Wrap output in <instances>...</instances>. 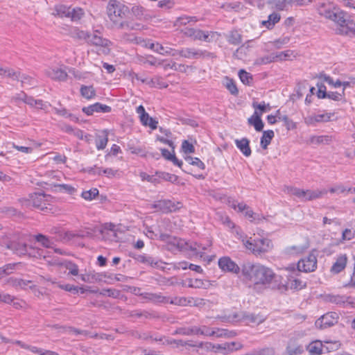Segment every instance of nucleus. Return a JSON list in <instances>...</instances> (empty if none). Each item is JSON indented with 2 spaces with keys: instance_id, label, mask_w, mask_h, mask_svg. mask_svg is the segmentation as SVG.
<instances>
[{
  "instance_id": "nucleus-1",
  "label": "nucleus",
  "mask_w": 355,
  "mask_h": 355,
  "mask_svg": "<svg viewBox=\"0 0 355 355\" xmlns=\"http://www.w3.org/2000/svg\"><path fill=\"white\" fill-rule=\"evenodd\" d=\"M241 275L245 280L250 281L254 285H261L268 288L275 277L273 270L260 263L245 262L241 266Z\"/></svg>"
},
{
  "instance_id": "nucleus-2",
  "label": "nucleus",
  "mask_w": 355,
  "mask_h": 355,
  "mask_svg": "<svg viewBox=\"0 0 355 355\" xmlns=\"http://www.w3.org/2000/svg\"><path fill=\"white\" fill-rule=\"evenodd\" d=\"M106 11L108 18L118 28H123L125 26L130 28L126 22L122 21L128 12V8L125 5L117 0H110Z\"/></svg>"
},
{
  "instance_id": "nucleus-3",
  "label": "nucleus",
  "mask_w": 355,
  "mask_h": 355,
  "mask_svg": "<svg viewBox=\"0 0 355 355\" xmlns=\"http://www.w3.org/2000/svg\"><path fill=\"white\" fill-rule=\"evenodd\" d=\"M6 248L12 250L13 253L18 256L33 257L35 258L46 259L49 257V252H45L42 249H37L33 247H28L26 243H20L17 241H10L6 243Z\"/></svg>"
},
{
  "instance_id": "nucleus-4",
  "label": "nucleus",
  "mask_w": 355,
  "mask_h": 355,
  "mask_svg": "<svg viewBox=\"0 0 355 355\" xmlns=\"http://www.w3.org/2000/svg\"><path fill=\"white\" fill-rule=\"evenodd\" d=\"M245 247L255 255H261L269 252L273 247L268 239H252L242 240Z\"/></svg>"
},
{
  "instance_id": "nucleus-5",
  "label": "nucleus",
  "mask_w": 355,
  "mask_h": 355,
  "mask_svg": "<svg viewBox=\"0 0 355 355\" xmlns=\"http://www.w3.org/2000/svg\"><path fill=\"white\" fill-rule=\"evenodd\" d=\"M86 42L89 45L103 48V52L105 54H107L110 52L109 47L111 44V42L107 39L103 37L101 33L98 31H96L92 34L88 33V37Z\"/></svg>"
},
{
  "instance_id": "nucleus-6",
  "label": "nucleus",
  "mask_w": 355,
  "mask_h": 355,
  "mask_svg": "<svg viewBox=\"0 0 355 355\" xmlns=\"http://www.w3.org/2000/svg\"><path fill=\"white\" fill-rule=\"evenodd\" d=\"M51 197L43 193H35L29 196L28 203L33 207L44 210L48 209V206L51 205Z\"/></svg>"
},
{
  "instance_id": "nucleus-7",
  "label": "nucleus",
  "mask_w": 355,
  "mask_h": 355,
  "mask_svg": "<svg viewBox=\"0 0 355 355\" xmlns=\"http://www.w3.org/2000/svg\"><path fill=\"white\" fill-rule=\"evenodd\" d=\"M341 20L343 22H338L336 28V33L341 35H352L355 37V21L349 17L348 14H347V17H343Z\"/></svg>"
},
{
  "instance_id": "nucleus-8",
  "label": "nucleus",
  "mask_w": 355,
  "mask_h": 355,
  "mask_svg": "<svg viewBox=\"0 0 355 355\" xmlns=\"http://www.w3.org/2000/svg\"><path fill=\"white\" fill-rule=\"evenodd\" d=\"M317 268V258L310 254L297 263V270L305 272H313Z\"/></svg>"
},
{
  "instance_id": "nucleus-9",
  "label": "nucleus",
  "mask_w": 355,
  "mask_h": 355,
  "mask_svg": "<svg viewBox=\"0 0 355 355\" xmlns=\"http://www.w3.org/2000/svg\"><path fill=\"white\" fill-rule=\"evenodd\" d=\"M218 266L223 271L232 272L235 275H238L241 272V268L229 257H223L219 259Z\"/></svg>"
},
{
  "instance_id": "nucleus-10",
  "label": "nucleus",
  "mask_w": 355,
  "mask_h": 355,
  "mask_svg": "<svg viewBox=\"0 0 355 355\" xmlns=\"http://www.w3.org/2000/svg\"><path fill=\"white\" fill-rule=\"evenodd\" d=\"M338 322V315L335 312L327 313L315 321V326L318 329H324L333 326Z\"/></svg>"
},
{
  "instance_id": "nucleus-11",
  "label": "nucleus",
  "mask_w": 355,
  "mask_h": 355,
  "mask_svg": "<svg viewBox=\"0 0 355 355\" xmlns=\"http://www.w3.org/2000/svg\"><path fill=\"white\" fill-rule=\"evenodd\" d=\"M177 55L189 59H198L202 57L210 56L211 53L202 50L193 48H186L177 51Z\"/></svg>"
},
{
  "instance_id": "nucleus-12",
  "label": "nucleus",
  "mask_w": 355,
  "mask_h": 355,
  "mask_svg": "<svg viewBox=\"0 0 355 355\" xmlns=\"http://www.w3.org/2000/svg\"><path fill=\"white\" fill-rule=\"evenodd\" d=\"M139 291V288H135V293L141 296L145 302L167 303L168 302V299L166 297L162 296L160 294L152 293H140Z\"/></svg>"
},
{
  "instance_id": "nucleus-13",
  "label": "nucleus",
  "mask_w": 355,
  "mask_h": 355,
  "mask_svg": "<svg viewBox=\"0 0 355 355\" xmlns=\"http://www.w3.org/2000/svg\"><path fill=\"white\" fill-rule=\"evenodd\" d=\"M153 207L162 212H172L179 209L181 207V203L178 202L175 204L171 200H162L156 202Z\"/></svg>"
},
{
  "instance_id": "nucleus-14",
  "label": "nucleus",
  "mask_w": 355,
  "mask_h": 355,
  "mask_svg": "<svg viewBox=\"0 0 355 355\" xmlns=\"http://www.w3.org/2000/svg\"><path fill=\"white\" fill-rule=\"evenodd\" d=\"M182 32L185 36L191 37L194 40L209 42V37L210 34L209 32L190 28H186Z\"/></svg>"
},
{
  "instance_id": "nucleus-15",
  "label": "nucleus",
  "mask_w": 355,
  "mask_h": 355,
  "mask_svg": "<svg viewBox=\"0 0 355 355\" xmlns=\"http://www.w3.org/2000/svg\"><path fill=\"white\" fill-rule=\"evenodd\" d=\"M215 352H221L227 354L235 350L241 349L243 347L242 344L238 342L225 343L223 344L215 345Z\"/></svg>"
},
{
  "instance_id": "nucleus-16",
  "label": "nucleus",
  "mask_w": 355,
  "mask_h": 355,
  "mask_svg": "<svg viewBox=\"0 0 355 355\" xmlns=\"http://www.w3.org/2000/svg\"><path fill=\"white\" fill-rule=\"evenodd\" d=\"M46 74L51 79L55 80H64L67 76V73L64 71V66L61 67H51L46 70Z\"/></svg>"
},
{
  "instance_id": "nucleus-17",
  "label": "nucleus",
  "mask_w": 355,
  "mask_h": 355,
  "mask_svg": "<svg viewBox=\"0 0 355 355\" xmlns=\"http://www.w3.org/2000/svg\"><path fill=\"white\" fill-rule=\"evenodd\" d=\"M82 110L87 115L90 116L92 115L94 112H110L112 108L108 105H103L100 103H96L93 105H90L89 106L83 107Z\"/></svg>"
},
{
  "instance_id": "nucleus-18",
  "label": "nucleus",
  "mask_w": 355,
  "mask_h": 355,
  "mask_svg": "<svg viewBox=\"0 0 355 355\" xmlns=\"http://www.w3.org/2000/svg\"><path fill=\"white\" fill-rule=\"evenodd\" d=\"M52 14L55 18L54 24L58 26H63L62 28L64 29L65 24L61 22L60 20L64 21V18L67 17V7L64 5L56 6Z\"/></svg>"
},
{
  "instance_id": "nucleus-19",
  "label": "nucleus",
  "mask_w": 355,
  "mask_h": 355,
  "mask_svg": "<svg viewBox=\"0 0 355 355\" xmlns=\"http://www.w3.org/2000/svg\"><path fill=\"white\" fill-rule=\"evenodd\" d=\"M268 288L277 290L280 293H284L288 289V282L284 280L281 276L275 274V277H274L271 284Z\"/></svg>"
},
{
  "instance_id": "nucleus-20",
  "label": "nucleus",
  "mask_w": 355,
  "mask_h": 355,
  "mask_svg": "<svg viewBox=\"0 0 355 355\" xmlns=\"http://www.w3.org/2000/svg\"><path fill=\"white\" fill-rule=\"evenodd\" d=\"M347 262V257L346 254L338 255L331 268V272L334 274L340 272L345 268Z\"/></svg>"
},
{
  "instance_id": "nucleus-21",
  "label": "nucleus",
  "mask_w": 355,
  "mask_h": 355,
  "mask_svg": "<svg viewBox=\"0 0 355 355\" xmlns=\"http://www.w3.org/2000/svg\"><path fill=\"white\" fill-rule=\"evenodd\" d=\"M328 191L325 189L316 190H304L303 201L313 200L322 198L327 193Z\"/></svg>"
},
{
  "instance_id": "nucleus-22",
  "label": "nucleus",
  "mask_w": 355,
  "mask_h": 355,
  "mask_svg": "<svg viewBox=\"0 0 355 355\" xmlns=\"http://www.w3.org/2000/svg\"><path fill=\"white\" fill-rule=\"evenodd\" d=\"M16 73H17V78L12 80L20 81L22 87L35 86L37 84V81L33 77L26 73H21L18 71H16Z\"/></svg>"
},
{
  "instance_id": "nucleus-23",
  "label": "nucleus",
  "mask_w": 355,
  "mask_h": 355,
  "mask_svg": "<svg viewBox=\"0 0 355 355\" xmlns=\"http://www.w3.org/2000/svg\"><path fill=\"white\" fill-rule=\"evenodd\" d=\"M199 334L206 336L223 337L227 336V332L225 329H218L217 330H214L204 326L202 328L199 327Z\"/></svg>"
},
{
  "instance_id": "nucleus-24",
  "label": "nucleus",
  "mask_w": 355,
  "mask_h": 355,
  "mask_svg": "<svg viewBox=\"0 0 355 355\" xmlns=\"http://www.w3.org/2000/svg\"><path fill=\"white\" fill-rule=\"evenodd\" d=\"M336 8V6H334L330 3H320L317 6V10L320 15L329 19Z\"/></svg>"
},
{
  "instance_id": "nucleus-25",
  "label": "nucleus",
  "mask_w": 355,
  "mask_h": 355,
  "mask_svg": "<svg viewBox=\"0 0 355 355\" xmlns=\"http://www.w3.org/2000/svg\"><path fill=\"white\" fill-rule=\"evenodd\" d=\"M235 144L240 151L245 156L249 157L251 155L252 151L250 147V141L247 138H242L241 139H236Z\"/></svg>"
},
{
  "instance_id": "nucleus-26",
  "label": "nucleus",
  "mask_w": 355,
  "mask_h": 355,
  "mask_svg": "<svg viewBox=\"0 0 355 355\" xmlns=\"http://www.w3.org/2000/svg\"><path fill=\"white\" fill-rule=\"evenodd\" d=\"M69 9L70 8H68V18L72 21L79 22L85 15V12L82 8L74 7L71 10Z\"/></svg>"
},
{
  "instance_id": "nucleus-27",
  "label": "nucleus",
  "mask_w": 355,
  "mask_h": 355,
  "mask_svg": "<svg viewBox=\"0 0 355 355\" xmlns=\"http://www.w3.org/2000/svg\"><path fill=\"white\" fill-rule=\"evenodd\" d=\"M262 113L259 114L257 111L254 112V114L250 117L248 120V123L251 125H253L254 129L260 132L263 128V123L261 119Z\"/></svg>"
},
{
  "instance_id": "nucleus-28",
  "label": "nucleus",
  "mask_w": 355,
  "mask_h": 355,
  "mask_svg": "<svg viewBox=\"0 0 355 355\" xmlns=\"http://www.w3.org/2000/svg\"><path fill=\"white\" fill-rule=\"evenodd\" d=\"M286 352L287 355H300L304 352V348L302 345L291 340L287 345Z\"/></svg>"
},
{
  "instance_id": "nucleus-29",
  "label": "nucleus",
  "mask_w": 355,
  "mask_h": 355,
  "mask_svg": "<svg viewBox=\"0 0 355 355\" xmlns=\"http://www.w3.org/2000/svg\"><path fill=\"white\" fill-rule=\"evenodd\" d=\"M88 33L87 32H85L84 31L79 30L78 28H71L69 30V35L71 37L78 40V41H85L87 42V37H88Z\"/></svg>"
},
{
  "instance_id": "nucleus-30",
  "label": "nucleus",
  "mask_w": 355,
  "mask_h": 355,
  "mask_svg": "<svg viewBox=\"0 0 355 355\" xmlns=\"http://www.w3.org/2000/svg\"><path fill=\"white\" fill-rule=\"evenodd\" d=\"M322 349L323 345L319 340L311 343L307 347V350L310 355H320L322 352Z\"/></svg>"
},
{
  "instance_id": "nucleus-31",
  "label": "nucleus",
  "mask_w": 355,
  "mask_h": 355,
  "mask_svg": "<svg viewBox=\"0 0 355 355\" xmlns=\"http://www.w3.org/2000/svg\"><path fill=\"white\" fill-rule=\"evenodd\" d=\"M248 323L259 324L265 320V318L260 315H255L254 313H246L243 314L242 318Z\"/></svg>"
},
{
  "instance_id": "nucleus-32",
  "label": "nucleus",
  "mask_w": 355,
  "mask_h": 355,
  "mask_svg": "<svg viewBox=\"0 0 355 355\" xmlns=\"http://www.w3.org/2000/svg\"><path fill=\"white\" fill-rule=\"evenodd\" d=\"M332 116H333V114L327 113V112L322 113V114H315L309 118V123H320V122H327V121H330Z\"/></svg>"
},
{
  "instance_id": "nucleus-33",
  "label": "nucleus",
  "mask_w": 355,
  "mask_h": 355,
  "mask_svg": "<svg viewBox=\"0 0 355 355\" xmlns=\"http://www.w3.org/2000/svg\"><path fill=\"white\" fill-rule=\"evenodd\" d=\"M274 136V132L271 130L263 132V135L262 137H261L260 141V144L262 148L266 149L268 148V146L270 144Z\"/></svg>"
},
{
  "instance_id": "nucleus-34",
  "label": "nucleus",
  "mask_w": 355,
  "mask_h": 355,
  "mask_svg": "<svg viewBox=\"0 0 355 355\" xmlns=\"http://www.w3.org/2000/svg\"><path fill=\"white\" fill-rule=\"evenodd\" d=\"M331 141L332 137L330 135H315L310 138V143L315 145L320 144H329Z\"/></svg>"
},
{
  "instance_id": "nucleus-35",
  "label": "nucleus",
  "mask_w": 355,
  "mask_h": 355,
  "mask_svg": "<svg viewBox=\"0 0 355 355\" xmlns=\"http://www.w3.org/2000/svg\"><path fill=\"white\" fill-rule=\"evenodd\" d=\"M347 13L346 12L336 7L331 13V17L329 19L334 21L337 26L338 22H343L341 19H343V17H347Z\"/></svg>"
},
{
  "instance_id": "nucleus-36",
  "label": "nucleus",
  "mask_w": 355,
  "mask_h": 355,
  "mask_svg": "<svg viewBox=\"0 0 355 355\" xmlns=\"http://www.w3.org/2000/svg\"><path fill=\"white\" fill-rule=\"evenodd\" d=\"M197 21H198V18L196 17L182 15L176 19L174 24L176 26H185L189 23H196Z\"/></svg>"
},
{
  "instance_id": "nucleus-37",
  "label": "nucleus",
  "mask_w": 355,
  "mask_h": 355,
  "mask_svg": "<svg viewBox=\"0 0 355 355\" xmlns=\"http://www.w3.org/2000/svg\"><path fill=\"white\" fill-rule=\"evenodd\" d=\"M155 52L159 53L162 55H173L175 56L177 55V51L173 49L168 46H164L163 45L156 43V49Z\"/></svg>"
},
{
  "instance_id": "nucleus-38",
  "label": "nucleus",
  "mask_w": 355,
  "mask_h": 355,
  "mask_svg": "<svg viewBox=\"0 0 355 355\" xmlns=\"http://www.w3.org/2000/svg\"><path fill=\"white\" fill-rule=\"evenodd\" d=\"M187 245L184 248H189L191 250L194 251L196 254L202 253L203 251L207 250V248L211 245V243L209 241L207 242L206 245H202L201 243H195L193 245H189L187 243H185Z\"/></svg>"
},
{
  "instance_id": "nucleus-39",
  "label": "nucleus",
  "mask_w": 355,
  "mask_h": 355,
  "mask_svg": "<svg viewBox=\"0 0 355 355\" xmlns=\"http://www.w3.org/2000/svg\"><path fill=\"white\" fill-rule=\"evenodd\" d=\"M80 91L82 96L87 100L92 99L96 96V90L93 86L82 85Z\"/></svg>"
},
{
  "instance_id": "nucleus-40",
  "label": "nucleus",
  "mask_w": 355,
  "mask_h": 355,
  "mask_svg": "<svg viewBox=\"0 0 355 355\" xmlns=\"http://www.w3.org/2000/svg\"><path fill=\"white\" fill-rule=\"evenodd\" d=\"M273 55L275 62L287 60L291 59L292 57H295L294 52L291 50L274 53Z\"/></svg>"
},
{
  "instance_id": "nucleus-41",
  "label": "nucleus",
  "mask_w": 355,
  "mask_h": 355,
  "mask_svg": "<svg viewBox=\"0 0 355 355\" xmlns=\"http://www.w3.org/2000/svg\"><path fill=\"white\" fill-rule=\"evenodd\" d=\"M279 20L280 15L278 13L273 12L268 16V20L262 21V24L268 28H272Z\"/></svg>"
},
{
  "instance_id": "nucleus-42",
  "label": "nucleus",
  "mask_w": 355,
  "mask_h": 355,
  "mask_svg": "<svg viewBox=\"0 0 355 355\" xmlns=\"http://www.w3.org/2000/svg\"><path fill=\"white\" fill-rule=\"evenodd\" d=\"M176 333L185 336L198 335L199 327L196 326L191 327H180L176 330Z\"/></svg>"
},
{
  "instance_id": "nucleus-43",
  "label": "nucleus",
  "mask_w": 355,
  "mask_h": 355,
  "mask_svg": "<svg viewBox=\"0 0 355 355\" xmlns=\"http://www.w3.org/2000/svg\"><path fill=\"white\" fill-rule=\"evenodd\" d=\"M168 299V302L167 303H170L171 304L178 305V306H189V297H167Z\"/></svg>"
},
{
  "instance_id": "nucleus-44",
  "label": "nucleus",
  "mask_w": 355,
  "mask_h": 355,
  "mask_svg": "<svg viewBox=\"0 0 355 355\" xmlns=\"http://www.w3.org/2000/svg\"><path fill=\"white\" fill-rule=\"evenodd\" d=\"M35 239L38 243H41L43 247L46 248H53V243L47 236L39 234L35 236Z\"/></svg>"
},
{
  "instance_id": "nucleus-45",
  "label": "nucleus",
  "mask_w": 355,
  "mask_h": 355,
  "mask_svg": "<svg viewBox=\"0 0 355 355\" xmlns=\"http://www.w3.org/2000/svg\"><path fill=\"white\" fill-rule=\"evenodd\" d=\"M209 284L200 279H190L189 280L188 286L195 288H206Z\"/></svg>"
},
{
  "instance_id": "nucleus-46",
  "label": "nucleus",
  "mask_w": 355,
  "mask_h": 355,
  "mask_svg": "<svg viewBox=\"0 0 355 355\" xmlns=\"http://www.w3.org/2000/svg\"><path fill=\"white\" fill-rule=\"evenodd\" d=\"M319 78L323 80L324 82L327 83L329 85L332 86L333 87L337 88L341 86L342 82L339 80H337L336 81H334L331 77L329 76L321 73L319 75Z\"/></svg>"
},
{
  "instance_id": "nucleus-47",
  "label": "nucleus",
  "mask_w": 355,
  "mask_h": 355,
  "mask_svg": "<svg viewBox=\"0 0 355 355\" xmlns=\"http://www.w3.org/2000/svg\"><path fill=\"white\" fill-rule=\"evenodd\" d=\"M268 2L279 10H285L288 6V0H268Z\"/></svg>"
},
{
  "instance_id": "nucleus-48",
  "label": "nucleus",
  "mask_w": 355,
  "mask_h": 355,
  "mask_svg": "<svg viewBox=\"0 0 355 355\" xmlns=\"http://www.w3.org/2000/svg\"><path fill=\"white\" fill-rule=\"evenodd\" d=\"M0 76L11 78H16L17 73L14 69L0 67Z\"/></svg>"
},
{
  "instance_id": "nucleus-49",
  "label": "nucleus",
  "mask_w": 355,
  "mask_h": 355,
  "mask_svg": "<svg viewBox=\"0 0 355 355\" xmlns=\"http://www.w3.org/2000/svg\"><path fill=\"white\" fill-rule=\"evenodd\" d=\"M100 295L108 296L113 298H119L121 296V291L114 288H105L100 291Z\"/></svg>"
},
{
  "instance_id": "nucleus-50",
  "label": "nucleus",
  "mask_w": 355,
  "mask_h": 355,
  "mask_svg": "<svg viewBox=\"0 0 355 355\" xmlns=\"http://www.w3.org/2000/svg\"><path fill=\"white\" fill-rule=\"evenodd\" d=\"M98 193V190L96 188H92L88 191H83L81 196L86 200H92Z\"/></svg>"
},
{
  "instance_id": "nucleus-51",
  "label": "nucleus",
  "mask_w": 355,
  "mask_h": 355,
  "mask_svg": "<svg viewBox=\"0 0 355 355\" xmlns=\"http://www.w3.org/2000/svg\"><path fill=\"white\" fill-rule=\"evenodd\" d=\"M274 62H275L274 55L273 53H271L270 55L257 58L254 64L257 65H261L270 64Z\"/></svg>"
},
{
  "instance_id": "nucleus-52",
  "label": "nucleus",
  "mask_w": 355,
  "mask_h": 355,
  "mask_svg": "<svg viewBox=\"0 0 355 355\" xmlns=\"http://www.w3.org/2000/svg\"><path fill=\"white\" fill-rule=\"evenodd\" d=\"M156 174L159 178H162L172 183L177 182L178 180V177L177 175L166 172H157Z\"/></svg>"
},
{
  "instance_id": "nucleus-53",
  "label": "nucleus",
  "mask_w": 355,
  "mask_h": 355,
  "mask_svg": "<svg viewBox=\"0 0 355 355\" xmlns=\"http://www.w3.org/2000/svg\"><path fill=\"white\" fill-rule=\"evenodd\" d=\"M25 103L28 104V105L31 107H34L39 109H43L44 108V103L42 100H35L31 96L27 97V98H25Z\"/></svg>"
},
{
  "instance_id": "nucleus-54",
  "label": "nucleus",
  "mask_w": 355,
  "mask_h": 355,
  "mask_svg": "<svg viewBox=\"0 0 355 355\" xmlns=\"http://www.w3.org/2000/svg\"><path fill=\"white\" fill-rule=\"evenodd\" d=\"M304 189H301L300 188L290 187L287 188V192L290 195L295 196V197L300 199L302 201H303L304 198Z\"/></svg>"
},
{
  "instance_id": "nucleus-55",
  "label": "nucleus",
  "mask_w": 355,
  "mask_h": 355,
  "mask_svg": "<svg viewBox=\"0 0 355 355\" xmlns=\"http://www.w3.org/2000/svg\"><path fill=\"white\" fill-rule=\"evenodd\" d=\"M239 76L240 78L241 81L245 85H250V83L252 80V76L243 69H241L239 71Z\"/></svg>"
},
{
  "instance_id": "nucleus-56",
  "label": "nucleus",
  "mask_w": 355,
  "mask_h": 355,
  "mask_svg": "<svg viewBox=\"0 0 355 355\" xmlns=\"http://www.w3.org/2000/svg\"><path fill=\"white\" fill-rule=\"evenodd\" d=\"M305 286V283L302 282L300 279H295L293 280H289L288 282V288L294 289V290H300Z\"/></svg>"
},
{
  "instance_id": "nucleus-57",
  "label": "nucleus",
  "mask_w": 355,
  "mask_h": 355,
  "mask_svg": "<svg viewBox=\"0 0 355 355\" xmlns=\"http://www.w3.org/2000/svg\"><path fill=\"white\" fill-rule=\"evenodd\" d=\"M228 42L230 44L237 45L241 42V35L237 31H232L229 35Z\"/></svg>"
},
{
  "instance_id": "nucleus-58",
  "label": "nucleus",
  "mask_w": 355,
  "mask_h": 355,
  "mask_svg": "<svg viewBox=\"0 0 355 355\" xmlns=\"http://www.w3.org/2000/svg\"><path fill=\"white\" fill-rule=\"evenodd\" d=\"M11 343L19 345L23 349H28L31 351L33 353H35V352H37V347L35 346H31L29 345L26 344L25 343L21 341V340H12L10 341Z\"/></svg>"
},
{
  "instance_id": "nucleus-59",
  "label": "nucleus",
  "mask_w": 355,
  "mask_h": 355,
  "mask_svg": "<svg viewBox=\"0 0 355 355\" xmlns=\"http://www.w3.org/2000/svg\"><path fill=\"white\" fill-rule=\"evenodd\" d=\"M15 266L16 264L9 263L3 266V267H1L0 270H1L2 272L0 273L1 277H3L6 275L11 274L15 270Z\"/></svg>"
},
{
  "instance_id": "nucleus-60",
  "label": "nucleus",
  "mask_w": 355,
  "mask_h": 355,
  "mask_svg": "<svg viewBox=\"0 0 355 355\" xmlns=\"http://www.w3.org/2000/svg\"><path fill=\"white\" fill-rule=\"evenodd\" d=\"M206 304V300L202 298L189 297L190 306L202 307Z\"/></svg>"
},
{
  "instance_id": "nucleus-61",
  "label": "nucleus",
  "mask_w": 355,
  "mask_h": 355,
  "mask_svg": "<svg viewBox=\"0 0 355 355\" xmlns=\"http://www.w3.org/2000/svg\"><path fill=\"white\" fill-rule=\"evenodd\" d=\"M225 87L232 94L236 95L238 94V89L233 80L227 78L226 80Z\"/></svg>"
},
{
  "instance_id": "nucleus-62",
  "label": "nucleus",
  "mask_w": 355,
  "mask_h": 355,
  "mask_svg": "<svg viewBox=\"0 0 355 355\" xmlns=\"http://www.w3.org/2000/svg\"><path fill=\"white\" fill-rule=\"evenodd\" d=\"M108 139L106 136L99 137L96 141V146L98 150L104 149L107 144Z\"/></svg>"
},
{
  "instance_id": "nucleus-63",
  "label": "nucleus",
  "mask_w": 355,
  "mask_h": 355,
  "mask_svg": "<svg viewBox=\"0 0 355 355\" xmlns=\"http://www.w3.org/2000/svg\"><path fill=\"white\" fill-rule=\"evenodd\" d=\"M345 94L343 92L340 94L336 92H329L327 98L335 101H340L343 98Z\"/></svg>"
},
{
  "instance_id": "nucleus-64",
  "label": "nucleus",
  "mask_w": 355,
  "mask_h": 355,
  "mask_svg": "<svg viewBox=\"0 0 355 355\" xmlns=\"http://www.w3.org/2000/svg\"><path fill=\"white\" fill-rule=\"evenodd\" d=\"M355 236V231L352 229H345L342 233L343 241H349Z\"/></svg>"
}]
</instances>
